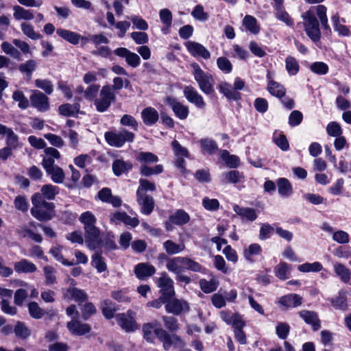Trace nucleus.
<instances>
[{"label":"nucleus","instance_id":"15","mask_svg":"<svg viewBox=\"0 0 351 351\" xmlns=\"http://www.w3.org/2000/svg\"><path fill=\"white\" fill-rule=\"evenodd\" d=\"M165 308L168 313L178 315L182 312L188 311L189 306L186 301L174 298L167 301Z\"/></svg>","mask_w":351,"mask_h":351},{"label":"nucleus","instance_id":"46","mask_svg":"<svg viewBox=\"0 0 351 351\" xmlns=\"http://www.w3.org/2000/svg\"><path fill=\"white\" fill-rule=\"evenodd\" d=\"M268 91L276 97L282 98L285 95V88L280 84L270 81L267 86Z\"/></svg>","mask_w":351,"mask_h":351},{"label":"nucleus","instance_id":"11","mask_svg":"<svg viewBox=\"0 0 351 351\" xmlns=\"http://www.w3.org/2000/svg\"><path fill=\"white\" fill-rule=\"evenodd\" d=\"M113 52L116 56L125 58L127 64L132 68H136L141 64L139 56L125 47H119Z\"/></svg>","mask_w":351,"mask_h":351},{"label":"nucleus","instance_id":"10","mask_svg":"<svg viewBox=\"0 0 351 351\" xmlns=\"http://www.w3.org/2000/svg\"><path fill=\"white\" fill-rule=\"evenodd\" d=\"M116 319L118 324L126 332L134 331L138 328L134 321V313L131 311L127 313L118 314Z\"/></svg>","mask_w":351,"mask_h":351},{"label":"nucleus","instance_id":"41","mask_svg":"<svg viewBox=\"0 0 351 351\" xmlns=\"http://www.w3.org/2000/svg\"><path fill=\"white\" fill-rule=\"evenodd\" d=\"M163 247L167 254L172 255L182 252L185 245L183 243L177 244L171 240H167L163 243Z\"/></svg>","mask_w":351,"mask_h":351},{"label":"nucleus","instance_id":"51","mask_svg":"<svg viewBox=\"0 0 351 351\" xmlns=\"http://www.w3.org/2000/svg\"><path fill=\"white\" fill-rule=\"evenodd\" d=\"M290 269V265L285 262H282L276 266L274 272L279 279L285 280L288 278L287 274L289 272Z\"/></svg>","mask_w":351,"mask_h":351},{"label":"nucleus","instance_id":"61","mask_svg":"<svg viewBox=\"0 0 351 351\" xmlns=\"http://www.w3.org/2000/svg\"><path fill=\"white\" fill-rule=\"evenodd\" d=\"M80 221L84 226V228L88 226H93L96 223V217L95 215L90 211H86L81 214L80 218Z\"/></svg>","mask_w":351,"mask_h":351},{"label":"nucleus","instance_id":"52","mask_svg":"<svg viewBox=\"0 0 351 351\" xmlns=\"http://www.w3.org/2000/svg\"><path fill=\"white\" fill-rule=\"evenodd\" d=\"M62 247L60 245H55L53 246L50 250L49 253L56 258V260L58 262H60L62 265L66 266L72 265L73 263L71 262L68 261L64 259L62 254Z\"/></svg>","mask_w":351,"mask_h":351},{"label":"nucleus","instance_id":"50","mask_svg":"<svg viewBox=\"0 0 351 351\" xmlns=\"http://www.w3.org/2000/svg\"><path fill=\"white\" fill-rule=\"evenodd\" d=\"M220 156L226 162V164L231 168H235L239 164V158L237 156L230 155L226 150H221L220 152Z\"/></svg>","mask_w":351,"mask_h":351},{"label":"nucleus","instance_id":"56","mask_svg":"<svg viewBox=\"0 0 351 351\" xmlns=\"http://www.w3.org/2000/svg\"><path fill=\"white\" fill-rule=\"evenodd\" d=\"M7 145L12 149L21 148L23 143L19 141L18 136L12 130L6 136Z\"/></svg>","mask_w":351,"mask_h":351},{"label":"nucleus","instance_id":"14","mask_svg":"<svg viewBox=\"0 0 351 351\" xmlns=\"http://www.w3.org/2000/svg\"><path fill=\"white\" fill-rule=\"evenodd\" d=\"M185 46L188 51L195 58L202 57L207 60L210 57L209 51L199 43L189 40L185 43Z\"/></svg>","mask_w":351,"mask_h":351},{"label":"nucleus","instance_id":"30","mask_svg":"<svg viewBox=\"0 0 351 351\" xmlns=\"http://www.w3.org/2000/svg\"><path fill=\"white\" fill-rule=\"evenodd\" d=\"M159 16L164 25L162 32L163 34H167L172 25V14L169 10L164 8L160 10Z\"/></svg>","mask_w":351,"mask_h":351},{"label":"nucleus","instance_id":"62","mask_svg":"<svg viewBox=\"0 0 351 351\" xmlns=\"http://www.w3.org/2000/svg\"><path fill=\"white\" fill-rule=\"evenodd\" d=\"M92 265L98 272L104 271L106 269V265L100 254L95 252L92 256Z\"/></svg>","mask_w":351,"mask_h":351},{"label":"nucleus","instance_id":"60","mask_svg":"<svg viewBox=\"0 0 351 351\" xmlns=\"http://www.w3.org/2000/svg\"><path fill=\"white\" fill-rule=\"evenodd\" d=\"M28 310L31 317L34 319H40L45 314L44 310L35 302H32L28 304Z\"/></svg>","mask_w":351,"mask_h":351},{"label":"nucleus","instance_id":"48","mask_svg":"<svg viewBox=\"0 0 351 351\" xmlns=\"http://www.w3.org/2000/svg\"><path fill=\"white\" fill-rule=\"evenodd\" d=\"M12 99L14 101L18 102V106L21 109H27L29 106L28 99L21 90H15L12 94Z\"/></svg>","mask_w":351,"mask_h":351},{"label":"nucleus","instance_id":"38","mask_svg":"<svg viewBox=\"0 0 351 351\" xmlns=\"http://www.w3.org/2000/svg\"><path fill=\"white\" fill-rule=\"evenodd\" d=\"M57 34L73 45L77 44L81 38L80 34L64 29H57Z\"/></svg>","mask_w":351,"mask_h":351},{"label":"nucleus","instance_id":"53","mask_svg":"<svg viewBox=\"0 0 351 351\" xmlns=\"http://www.w3.org/2000/svg\"><path fill=\"white\" fill-rule=\"evenodd\" d=\"M36 66L37 63L35 60H29L21 64L19 66V69L21 73L25 74L29 78H30Z\"/></svg>","mask_w":351,"mask_h":351},{"label":"nucleus","instance_id":"35","mask_svg":"<svg viewBox=\"0 0 351 351\" xmlns=\"http://www.w3.org/2000/svg\"><path fill=\"white\" fill-rule=\"evenodd\" d=\"M334 29L341 36H349L351 35V31L349 28L340 23V17L338 14L333 15L331 18Z\"/></svg>","mask_w":351,"mask_h":351},{"label":"nucleus","instance_id":"36","mask_svg":"<svg viewBox=\"0 0 351 351\" xmlns=\"http://www.w3.org/2000/svg\"><path fill=\"white\" fill-rule=\"evenodd\" d=\"M334 270L335 274L340 278L341 281L345 283L349 282L351 278V271L345 265L339 263H335L334 264Z\"/></svg>","mask_w":351,"mask_h":351},{"label":"nucleus","instance_id":"40","mask_svg":"<svg viewBox=\"0 0 351 351\" xmlns=\"http://www.w3.org/2000/svg\"><path fill=\"white\" fill-rule=\"evenodd\" d=\"M279 194L283 197H288L292 194L293 190L290 182L287 178H280L277 182Z\"/></svg>","mask_w":351,"mask_h":351},{"label":"nucleus","instance_id":"6","mask_svg":"<svg viewBox=\"0 0 351 351\" xmlns=\"http://www.w3.org/2000/svg\"><path fill=\"white\" fill-rule=\"evenodd\" d=\"M105 139L110 146L121 147L126 142L132 143L134 139V134L127 130L115 132H107L105 133Z\"/></svg>","mask_w":351,"mask_h":351},{"label":"nucleus","instance_id":"39","mask_svg":"<svg viewBox=\"0 0 351 351\" xmlns=\"http://www.w3.org/2000/svg\"><path fill=\"white\" fill-rule=\"evenodd\" d=\"M136 159L142 165L156 163L158 161V157L154 154L149 152H140L137 154Z\"/></svg>","mask_w":351,"mask_h":351},{"label":"nucleus","instance_id":"59","mask_svg":"<svg viewBox=\"0 0 351 351\" xmlns=\"http://www.w3.org/2000/svg\"><path fill=\"white\" fill-rule=\"evenodd\" d=\"M290 326L286 322H278L276 327V333L281 339H286L290 332Z\"/></svg>","mask_w":351,"mask_h":351},{"label":"nucleus","instance_id":"28","mask_svg":"<svg viewBox=\"0 0 351 351\" xmlns=\"http://www.w3.org/2000/svg\"><path fill=\"white\" fill-rule=\"evenodd\" d=\"M112 167L114 174L117 176H120L132 169V164L130 161L117 159L113 162Z\"/></svg>","mask_w":351,"mask_h":351},{"label":"nucleus","instance_id":"58","mask_svg":"<svg viewBox=\"0 0 351 351\" xmlns=\"http://www.w3.org/2000/svg\"><path fill=\"white\" fill-rule=\"evenodd\" d=\"M3 51L12 56L14 58L19 59L21 57L20 51L8 42H3L1 45Z\"/></svg>","mask_w":351,"mask_h":351},{"label":"nucleus","instance_id":"27","mask_svg":"<svg viewBox=\"0 0 351 351\" xmlns=\"http://www.w3.org/2000/svg\"><path fill=\"white\" fill-rule=\"evenodd\" d=\"M14 268L15 271L19 274L34 273L37 270L36 265L25 258L14 263Z\"/></svg>","mask_w":351,"mask_h":351},{"label":"nucleus","instance_id":"3","mask_svg":"<svg viewBox=\"0 0 351 351\" xmlns=\"http://www.w3.org/2000/svg\"><path fill=\"white\" fill-rule=\"evenodd\" d=\"M303 26L306 35L314 43L319 41L321 38V31L319 24L315 14L308 10L302 14Z\"/></svg>","mask_w":351,"mask_h":351},{"label":"nucleus","instance_id":"57","mask_svg":"<svg viewBox=\"0 0 351 351\" xmlns=\"http://www.w3.org/2000/svg\"><path fill=\"white\" fill-rule=\"evenodd\" d=\"M100 86L99 84H93L89 85L84 90V99L88 101H94L97 99L99 93Z\"/></svg>","mask_w":351,"mask_h":351},{"label":"nucleus","instance_id":"18","mask_svg":"<svg viewBox=\"0 0 351 351\" xmlns=\"http://www.w3.org/2000/svg\"><path fill=\"white\" fill-rule=\"evenodd\" d=\"M143 123L147 126L155 125L159 119V114L156 109L149 106L145 108L141 112Z\"/></svg>","mask_w":351,"mask_h":351},{"label":"nucleus","instance_id":"24","mask_svg":"<svg viewBox=\"0 0 351 351\" xmlns=\"http://www.w3.org/2000/svg\"><path fill=\"white\" fill-rule=\"evenodd\" d=\"M184 257L177 256L167 261L166 267L169 271L179 274L184 270Z\"/></svg>","mask_w":351,"mask_h":351},{"label":"nucleus","instance_id":"22","mask_svg":"<svg viewBox=\"0 0 351 351\" xmlns=\"http://www.w3.org/2000/svg\"><path fill=\"white\" fill-rule=\"evenodd\" d=\"M13 17L16 21H32L35 18L34 11L25 9L19 5H15L12 8Z\"/></svg>","mask_w":351,"mask_h":351},{"label":"nucleus","instance_id":"64","mask_svg":"<svg viewBox=\"0 0 351 351\" xmlns=\"http://www.w3.org/2000/svg\"><path fill=\"white\" fill-rule=\"evenodd\" d=\"M327 134L333 137H337L342 134L341 125L336 121L329 123L326 126Z\"/></svg>","mask_w":351,"mask_h":351},{"label":"nucleus","instance_id":"26","mask_svg":"<svg viewBox=\"0 0 351 351\" xmlns=\"http://www.w3.org/2000/svg\"><path fill=\"white\" fill-rule=\"evenodd\" d=\"M45 155L42 161L43 168L55 165V160L60 157V152L53 147H47L45 149Z\"/></svg>","mask_w":351,"mask_h":351},{"label":"nucleus","instance_id":"17","mask_svg":"<svg viewBox=\"0 0 351 351\" xmlns=\"http://www.w3.org/2000/svg\"><path fill=\"white\" fill-rule=\"evenodd\" d=\"M66 327L72 335H84L90 330V326L88 324H84L77 319L72 318L66 324Z\"/></svg>","mask_w":351,"mask_h":351},{"label":"nucleus","instance_id":"43","mask_svg":"<svg viewBox=\"0 0 351 351\" xmlns=\"http://www.w3.org/2000/svg\"><path fill=\"white\" fill-rule=\"evenodd\" d=\"M219 282L212 278L210 280L202 279L199 280V286L201 289L206 293H210L215 291L218 287Z\"/></svg>","mask_w":351,"mask_h":351},{"label":"nucleus","instance_id":"33","mask_svg":"<svg viewBox=\"0 0 351 351\" xmlns=\"http://www.w3.org/2000/svg\"><path fill=\"white\" fill-rule=\"evenodd\" d=\"M220 93H223L229 99L238 100L241 95L239 92L232 88V86L226 82H222L219 86Z\"/></svg>","mask_w":351,"mask_h":351},{"label":"nucleus","instance_id":"16","mask_svg":"<svg viewBox=\"0 0 351 351\" xmlns=\"http://www.w3.org/2000/svg\"><path fill=\"white\" fill-rule=\"evenodd\" d=\"M156 268L149 263H140L135 265L134 273L140 280H146L156 273Z\"/></svg>","mask_w":351,"mask_h":351},{"label":"nucleus","instance_id":"31","mask_svg":"<svg viewBox=\"0 0 351 351\" xmlns=\"http://www.w3.org/2000/svg\"><path fill=\"white\" fill-rule=\"evenodd\" d=\"M170 221L173 222L174 225L183 226L190 221V216L184 210L178 209L170 215Z\"/></svg>","mask_w":351,"mask_h":351},{"label":"nucleus","instance_id":"32","mask_svg":"<svg viewBox=\"0 0 351 351\" xmlns=\"http://www.w3.org/2000/svg\"><path fill=\"white\" fill-rule=\"evenodd\" d=\"M59 192L60 189L58 186L51 184H47L41 187L40 194L44 199L53 200L55 199L56 196L59 194Z\"/></svg>","mask_w":351,"mask_h":351},{"label":"nucleus","instance_id":"45","mask_svg":"<svg viewBox=\"0 0 351 351\" xmlns=\"http://www.w3.org/2000/svg\"><path fill=\"white\" fill-rule=\"evenodd\" d=\"M243 25L246 30L252 34H256L259 32V27L257 26L256 19L251 16L246 15L243 19Z\"/></svg>","mask_w":351,"mask_h":351},{"label":"nucleus","instance_id":"2","mask_svg":"<svg viewBox=\"0 0 351 351\" xmlns=\"http://www.w3.org/2000/svg\"><path fill=\"white\" fill-rule=\"evenodd\" d=\"M192 73L199 89L206 95H210L215 91V80L213 75L204 72L197 63H192Z\"/></svg>","mask_w":351,"mask_h":351},{"label":"nucleus","instance_id":"29","mask_svg":"<svg viewBox=\"0 0 351 351\" xmlns=\"http://www.w3.org/2000/svg\"><path fill=\"white\" fill-rule=\"evenodd\" d=\"M233 210L243 219L254 221L257 217V214L254 208L241 207L237 204L233 205Z\"/></svg>","mask_w":351,"mask_h":351},{"label":"nucleus","instance_id":"55","mask_svg":"<svg viewBox=\"0 0 351 351\" xmlns=\"http://www.w3.org/2000/svg\"><path fill=\"white\" fill-rule=\"evenodd\" d=\"M323 269L322 265L319 262L313 263H306L298 265V269L301 272H317Z\"/></svg>","mask_w":351,"mask_h":351},{"label":"nucleus","instance_id":"23","mask_svg":"<svg viewBox=\"0 0 351 351\" xmlns=\"http://www.w3.org/2000/svg\"><path fill=\"white\" fill-rule=\"evenodd\" d=\"M280 305L287 308H295L302 304V298L296 293H290L280 298Z\"/></svg>","mask_w":351,"mask_h":351},{"label":"nucleus","instance_id":"54","mask_svg":"<svg viewBox=\"0 0 351 351\" xmlns=\"http://www.w3.org/2000/svg\"><path fill=\"white\" fill-rule=\"evenodd\" d=\"M275 15L278 20L284 22L287 25H293V20L290 18L289 14L285 10L283 5L280 6V8H275Z\"/></svg>","mask_w":351,"mask_h":351},{"label":"nucleus","instance_id":"4","mask_svg":"<svg viewBox=\"0 0 351 351\" xmlns=\"http://www.w3.org/2000/svg\"><path fill=\"white\" fill-rule=\"evenodd\" d=\"M154 334L162 343L163 348L166 350L170 349L171 347L181 349L186 345L180 336L176 334H169L162 328L154 329Z\"/></svg>","mask_w":351,"mask_h":351},{"label":"nucleus","instance_id":"5","mask_svg":"<svg viewBox=\"0 0 351 351\" xmlns=\"http://www.w3.org/2000/svg\"><path fill=\"white\" fill-rule=\"evenodd\" d=\"M116 95L112 91L111 85H104L99 93V96L95 99L94 104L99 112H106L115 101Z\"/></svg>","mask_w":351,"mask_h":351},{"label":"nucleus","instance_id":"19","mask_svg":"<svg viewBox=\"0 0 351 351\" xmlns=\"http://www.w3.org/2000/svg\"><path fill=\"white\" fill-rule=\"evenodd\" d=\"M298 314L305 323L311 325L313 330H317L321 327V321L316 312L302 310Z\"/></svg>","mask_w":351,"mask_h":351},{"label":"nucleus","instance_id":"42","mask_svg":"<svg viewBox=\"0 0 351 351\" xmlns=\"http://www.w3.org/2000/svg\"><path fill=\"white\" fill-rule=\"evenodd\" d=\"M202 153L213 154L218 150L217 143L212 139L203 138L199 141Z\"/></svg>","mask_w":351,"mask_h":351},{"label":"nucleus","instance_id":"47","mask_svg":"<svg viewBox=\"0 0 351 351\" xmlns=\"http://www.w3.org/2000/svg\"><path fill=\"white\" fill-rule=\"evenodd\" d=\"M43 272L45 276V283L47 286L54 285L57 282L56 271V269L49 265L45 266L43 268Z\"/></svg>","mask_w":351,"mask_h":351},{"label":"nucleus","instance_id":"37","mask_svg":"<svg viewBox=\"0 0 351 351\" xmlns=\"http://www.w3.org/2000/svg\"><path fill=\"white\" fill-rule=\"evenodd\" d=\"M20 27L23 34L32 40H36L42 37L41 34L36 32L33 25L29 23L23 22L20 25Z\"/></svg>","mask_w":351,"mask_h":351},{"label":"nucleus","instance_id":"25","mask_svg":"<svg viewBox=\"0 0 351 351\" xmlns=\"http://www.w3.org/2000/svg\"><path fill=\"white\" fill-rule=\"evenodd\" d=\"M44 169L54 183L62 184L64 182L65 174L63 169L59 166L55 165Z\"/></svg>","mask_w":351,"mask_h":351},{"label":"nucleus","instance_id":"8","mask_svg":"<svg viewBox=\"0 0 351 351\" xmlns=\"http://www.w3.org/2000/svg\"><path fill=\"white\" fill-rule=\"evenodd\" d=\"M29 101L32 106L40 112H46L49 109V98L42 92L34 90L32 91Z\"/></svg>","mask_w":351,"mask_h":351},{"label":"nucleus","instance_id":"9","mask_svg":"<svg viewBox=\"0 0 351 351\" xmlns=\"http://www.w3.org/2000/svg\"><path fill=\"white\" fill-rule=\"evenodd\" d=\"M183 94L186 100L197 108L203 109L206 106V102L203 97L198 93V91L192 86H186L183 90Z\"/></svg>","mask_w":351,"mask_h":351},{"label":"nucleus","instance_id":"63","mask_svg":"<svg viewBox=\"0 0 351 351\" xmlns=\"http://www.w3.org/2000/svg\"><path fill=\"white\" fill-rule=\"evenodd\" d=\"M15 335L22 339H26L31 335L30 330L22 322H17L14 327Z\"/></svg>","mask_w":351,"mask_h":351},{"label":"nucleus","instance_id":"20","mask_svg":"<svg viewBox=\"0 0 351 351\" xmlns=\"http://www.w3.org/2000/svg\"><path fill=\"white\" fill-rule=\"evenodd\" d=\"M65 299L73 300L77 302H83L87 299V294L82 289L69 287L62 291Z\"/></svg>","mask_w":351,"mask_h":351},{"label":"nucleus","instance_id":"44","mask_svg":"<svg viewBox=\"0 0 351 351\" xmlns=\"http://www.w3.org/2000/svg\"><path fill=\"white\" fill-rule=\"evenodd\" d=\"M262 247L257 243H252L245 248L243 252L244 257L249 261H252L253 258L261 254Z\"/></svg>","mask_w":351,"mask_h":351},{"label":"nucleus","instance_id":"12","mask_svg":"<svg viewBox=\"0 0 351 351\" xmlns=\"http://www.w3.org/2000/svg\"><path fill=\"white\" fill-rule=\"evenodd\" d=\"M85 229V242L90 250H95L99 247L101 241L99 239V230L95 226H88Z\"/></svg>","mask_w":351,"mask_h":351},{"label":"nucleus","instance_id":"13","mask_svg":"<svg viewBox=\"0 0 351 351\" xmlns=\"http://www.w3.org/2000/svg\"><path fill=\"white\" fill-rule=\"evenodd\" d=\"M158 285L161 288L162 295L170 298L175 295L173 280L168 276L167 274L163 272L158 280Z\"/></svg>","mask_w":351,"mask_h":351},{"label":"nucleus","instance_id":"1","mask_svg":"<svg viewBox=\"0 0 351 351\" xmlns=\"http://www.w3.org/2000/svg\"><path fill=\"white\" fill-rule=\"evenodd\" d=\"M33 204L31 214L39 221H48L55 215L54 204L47 202L39 193H35L32 197Z\"/></svg>","mask_w":351,"mask_h":351},{"label":"nucleus","instance_id":"49","mask_svg":"<svg viewBox=\"0 0 351 351\" xmlns=\"http://www.w3.org/2000/svg\"><path fill=\"white\" fill-rule=\"evenodd\" d=\"M156 189V185L146 179L141 178L139 180V186L136 191V195H147L146 191H154Z\"/></svg>","mask_w":351,"mask_h":351},{"label":"nucleus","instance_id":"21","mask_svg":"<svg viewBox=\"0 0 351 351\" xmlns=\"http://www.w3.org/2000/svg\"><path fill=\"white\" fill-rule=\"evenodd\" d=\"M136 196L137 202L141 206V212L146 215H150L154 208V201L153 198L147 195Z\"/></svg>","mask_w":351,"mask_h":351},{"label":"nucleus","instance_id":"34","mask_svg":"<svg viewBox=\"0 0 351 351\" xmlns=\"http://www.w3.org/2000/svg\"><path fill=\"white\" fill-rule=\"evenodd\" d=\"M80 106L77 103L64 104L59 106V113L65 117L75 116L80 112Z\"/></svg>","mask_w":351,"mask_h":351},{"label":"nucleus","instance_id":"7","mask_svg":"<svg viewBox=\"0 0 351 351\" xmlns=\"http://www.w3.org/2000/svg\"><path fill=\"white\" fill-rule=\"evenodd\" d=\"M164 102L173 110L175 116L180 120L186 119L189 114L188 106L184 105L172 96L165 98Z\"/></svg>","mask_w":351,"mask_h":351}]
</instances>
